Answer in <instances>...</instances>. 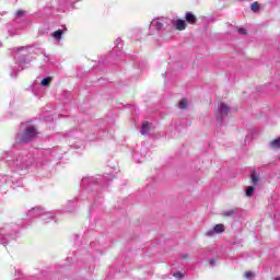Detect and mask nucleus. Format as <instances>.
<instances>
[{"instance_id":"nucleus-27","label":"nucleus","mask_w":280,"mask_h":280,"mask_svg":"<svg viewBox=\"0 0 280 280\" xmlns=\"http://www.w3.org/2000/svg\"><path fill=\"white\" fill-rule=\"evenodd\" d=\"M210 266H215V260L214 259H210Z\"/></svg>"},{"instance_id":"nucleus-8","label":"nucleus","mask_w":280,"mask_h":280,"mask_svg":"<svg viewBox=\"0 0 280 280\" xmlns=\"http://www.w3.org/2000/svg\"><path fill=\"white\" fill-rule=\"evenodd\" d=\"M220 233H224V225L223 224H217L213 229L208 230L206 232L207 237H213V235H218Z\"/></svg>"},{"instance_id":"nucleus-25","label":"nucleus","mask_w":280,"mask_h":280,"mask_svg":"<svg viewBox=\"0 0 280 280\" xmlns=\"http://www.w3.org/2000/svg\"><path fill=\"white\" fill-rule=\"evenodd\" d=\"M238 34L246 35V28H238Z\"/></svg>"},{"instance_id":"nucleus-28","label":"nucleus","mask_w":280,"mask_h":280,"mask_svg":"<svg viewBox=\"0 0 280 280\" xmlns=\"http://www.w3.org/2000/svg\"><path fill=\"white\" fill-rule=\"evenodd\" d=\"M16 187H22V184H21V182H19V184L18 185H15Z\"/></svg>"},{"instance_id":"nucleus-17","label":"nucleus","mask_w":280,"mask_h":280,"mask_svg":"<svg viewBox=\"0 0 280 280\" xmlns=\"http://www.w3.org/2000/svg\"><path fill=\"white\" fill-rule=\"evenodd\" d=\"M253 194H255V188H254V186L247 187V189H246V196H247V198L253 197Z\"/></svg>"},{"instance_id":"nucleus-2","label":"nucleus","mask_w":280,"mask_h":280,"mask_svg":"<svg viewBox=\"0 0 280 280\" xmlns=\"http://www.w3.org/2000/svg\"><path fill=\"white\" fill-rule=\"evenodd\" d=\"M28 49L30 46L16 48L14 52L15 66L12 67L11 78H16V73L25 69Z\"/></svg>"},{"instance_id":"nucleus-9","label":"nucleus","mask_w":280,"mask_h":280,"mask_svg":"<svg viewBox=\"0 0 280 280\" xmlns=\"http://www.w3.org/2000/svg\"><path fill=\"white\" fill-rule=\"evenodd\" d=\"M174 27L179 32H183V30H186L187 27V22H185V20H177L174 22Z\"/></svg>"},{"instance_id":"nucleus-14","label":"nucleus","mask_w":280,"mask_h":280,"mask_svg":"<svg viewBox=\"0 0 280 280\" xmlns=\"http://www.w3.org/2000/svg\"><path fill=\"white\" fill-rule=\"evenodd\" d=\"M270 148L272 150H280V138L272 140L270 142Z\"/></svg>"},{"instance_id":"nucleus-21","label":"nucleus","mask_w":280,"mask_h":280,"mask_svg":"<svg viewBox=\"0 0 280 280\" xmlns=\"http://www.w3.org/2000/svg\"><path fill=\"white\" fill-rule=\"evenodd\" d=\"M16 19H23V16H25V11L20 10L15 13Z\"/></svg>"},{"instance_id":"nucleus-5","label":"nucleus","mask_w":280,"mask_h":280,"mask_svg":"<svg viewBox=\"0 0 280 280\" xmlns=\"http://www.w3.org/2000/svg\"><path fill=\"white\" fill-rule=\"evenodd\" d=\"M19 229H21V226H19L18 224H12V225H9L7 228L0 229V244H1V246H8L10 244V240H12L10 237V232L13 231L14 233H16V231H19Z\"/></svg>"},{"instance_id":"nucleus-22","label":"nucleus","mask_w":280,"mask_h":280,"mask_svg":"<svg viewBox=\"0 0 280 280\" xmlns=\"http://www.w3.org/2000/svg\"><path fill=\"white\" fill-rule=\"evenodd\" d=\"M173 277H175V279H183L185 277V275H183V272L177 271L173 273Z\"/></svg>"},{"instance_id":"nucleus-23","label":"nucleus","mask_w":280,"mask_h":280,"mask_svg":"<svg viewBox=\"0 0 280 280\" xmlns=\"http://www.w3.org/2000/svg\"><path fill=\"white\" fill-rule=\"evenodd\" d=\"M253 277H255V273H253L252 271L245 272V279H253Z\"/></svg>"},{"instance_id":"nucleus-19","label":"nucleus","mask_w":280,"mask_h":280,"mask_svg":"<svg viewBox=\"0 0 280 280\" xmlns=\"http://www.w3.org/2000/svg\"><path fill=\"white\" fill-rule=\"evenodd\" d=\"M259 182V177H257V174L256 173H253L252 174V183L254 185H257V183Z\"/></svg>"},{"instance_id":"nucleus-18","label":"nucleus","mask_w":280,"mask_h":280,"mask_svg":"<svg viewBox=\"0 0 280 280\" xmlns=\"http://www.w3.org/2000/svg\"><path fill=\"white\" fill-rule=\"evenodd\" d=\"M178 108H180L182 110H185V108H187V101L185 98L179 102Z\"/></svg>"},{"instance_id":"nucleus-6","label":"nucleus","mask_w":280,"mask_h":280,"mask_svg":"<svg viewBox=\"0 0 280 280\" xmlns=\"http://www.w3.org/2000/svg\"><path fill=\"white\" fill-rule=\"evenodd\" d=\"M231 113V107L226 103H220L217 110V121L222 124V119Z\"/></svg>"},{"instance_id":"nucleus-3","label":"nucleus","mask_w":280,"mask_h":280,"mask_svg":"<svg viewBox=\"0 0 280 280\" xmlns=\"http://www.w3.org/2000/svg\"><path fill=\"white\" fill-rule=\"evenodd\" d=\"M27 218H40L43 222H51L54 218H56V212L54 211H47L45 208L42 207H35L28 210Z\"/></svg>"},{"instance_id":"nucleus-1","label":"nucleus","mask_w":280,"mask_h":280,"mask_svg":"<svg viewBox=\"0 0 280 280\" xmlns=\"http://www.w3.org/2000/svg\"><path fill=\"white\" fill-rule=\"evenodd\" d=\"M7 163L11 170H15V172H23L24 170H28L32 163H34V156H32V154H27L26 151H23L14 159L7 156Z\"/></svg>"},{"instance_id":"nucleus-4","label":"nucleus","mask_w":280,"mask_h":280,"mask_svg":"<svg viewBox=\"0 0 280 280\" xmlns=\"http://www.w3.org/2000/svg\"><path fill=\"white\" fill-rule=\"evenodd\" d=\"M36 135H38L36 128L28 126L24 129L23 133H18L15 139L20 143H30V141H34V139H36Z\"/></svg>"},{"instance_id":"nucleus-10","label":"nucleus","mask_w":280,"mask_h":280,"mask_svg":"<svg viewBox=\"0 0 280 280\" xmlns=\"http://www.w3.org/2000/svg\"><path fill=\"white\" fill-rule=\"evenodd\" d=\"M51 82H54V78H51V77H46V78H44V79L40 80L39 86L47 88V86H49V84H51Z\"/></svg>"},{"instance_id":"nucleus-15","label":"nucleus","mask_w":280,"mask_h":280,"mask_svg":"<svg viewBox=\"0 0 280 280\" xmlns=\"http://www.w3.org/2000/svg\"><path fill=\"white\" fill-rule=\"evenodd\" d=\"M81 183H82L83 187H86V185H89V183H95V178L84 177Z\"/></svg>"},{"instance_id":"nucleus-12","label":"nucleus","mask_w":280,"mask_h":280,"mask_svg":"<svg viewBox=\"0 0 280 280\" xmlns=\"http://www.w3.org/2000/svg\"><path fill=\"white\" fill-rule=\"evenodd\" d=\"M148 132H150V124H148V121H144L140 127V133L145 136L148 135Z\"/></svg>"},{"instance_id":"nucleus-29","label":"nucleus","mask_w":280,"mask_h":280,"mask_svg":"<svg viewBox=\"0 0 280 280\" xmlns=\"http://www.w3.org/2000/svg\"><path fill=\"white\" fill-rule=\"evenodd\" d=\"M275 280H280V278H276Z\"/></svg>"},{"instance_id":"nucleus-20","label":"nucleus","mask_w":280,"mask_h":280,"mask_svg":"<svg viewBox=\"0 0 280 280\" xmlns=\"http://www.w3.org/2000/svg\"><path fill=\"white\" fill-rule=\"evenodd\" d=\"M250 8L253 12H257L259 10V2L252 3Z\"/></svg>"},{"instance_id":"nucleus-26","label":"nucleus","mask_w":280,"mask_h":280,"mask_svg":"<svg viewBox=\"0 0 280 280\" xmlns=\"http://www.w3.org/2000/svg\"><path fill=\"white\" fill-rule=\"evenodd\" d=\"M50 156L54 159V158H56V150H52L51 152H50Z\"/></svg>"},{"instance_id":"nucleus-30","label":"nucleus","mask_w":280,"mask_h":280,"mask_svg":"<svg viewBox=\"0 0 280 280\" xmlns=\"http://www.w3.org/2000/svg\"><path fill=\"white\" fill-rule=\"evenodd\" d=\"M32 91H33V93H34V88H33V90H32Z\"/></svg>"},{"instance_id":"nucleus-11","label":"nucleus","mask_w":280,"mask_h":280,"mask_svg":"<svg viewBox=\"0 0 280 280\" xmlns=\"http://www.w3.org/2000/svg\"><path fill=\"white\" fill-rule=\"evenodd\" d=\"M185 20L187 21V23H190L191 25H194V23H196L197 21L196 15H194V13L191 12H186Z\"/></svg>"},{"instance_id":"nucleus-7","label":"nucleus","mask_w":280,"mask_h":280,"mask_svg":"<svg viewBox=\"0 0 280 280\" xmlns=\"http://www.w3.org/2000/svg\"><path fill=\"white\" fill-rule=\"evenodd\" d=\"M165 21H167L165 18L152 20L150 24V34H154V30L155 32H161V28L165 25Z\"/></svg>"},{"instance_id":"nucleus-13","label":"nucleus","mask_w":280,"mask_h":280,"mask_svg":"<svg viewBox=\"0 0 280 280\" xmlns=\"http://www.w3.org/2000/svg\"><path fill=\"white\" fill-rule=\"evenodd\" d=\"M62 34H65L63 30H58L51 34L52 38H55L58 43L62 40Z\"/></svg>"},{"instance_id":"nucleus-16","label":"nucleus","mask_w":280,"mask_h":280,"mask_svg":"<svg viewBox=\"0 0 280 280\" xmlns=\"http://www.w3.org/2000/svg\"><path fill=\"white\" fill-rule=\"evenodd\" d=\"M237 214V210H228L225 212H223V215H225V218H233V215Z\"/></svg>"},{"instance_id":"nucleus-24","label":"nucleus","mask_w":280,"mask_h":280,"mask_svg":"<svg viewBox=\"0 0 280 280\" xmlns=\"http://www.w3.org/2000/svg\"><path fill=\"white\" fill-rule=\"evenodd\" d=\"M115 43H116V47H122L121 38H117Z\"/></svg>"}]
</instances>
